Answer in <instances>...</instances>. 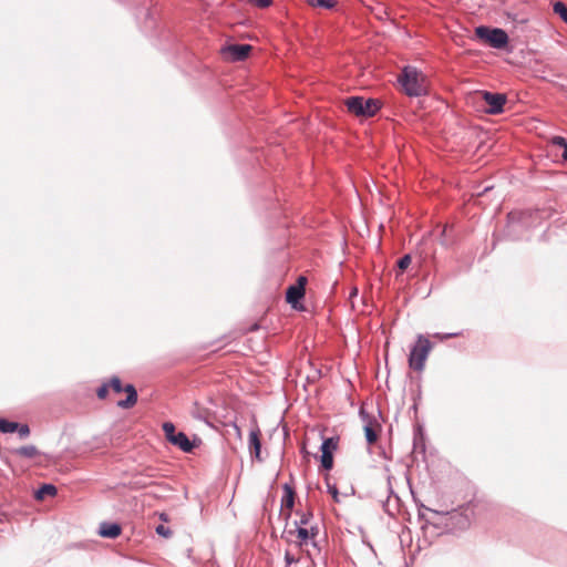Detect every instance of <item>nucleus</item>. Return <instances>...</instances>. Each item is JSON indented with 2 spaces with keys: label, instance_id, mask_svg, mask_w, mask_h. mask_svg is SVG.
Segmentation results:
<instances>
[{
  "label": "nucleus",
  "instance_id": "nucleus-26",
  "mask_svg": "<svg viewBox=\"0 0 567 567\" xmlns=\"http://www.w3.org/2000/svg\"><path fill=\"white\" fill-rule=\"evenodd\" d=\"M17 431L19 432V435L21 437H25V436H28L30 434V429H29V426L27 424L19 425Z\"/></svg>",
  "mask_w": 567,
  "mask_h": 567
},
{
  "label": "nucleus",
  "instance_id": "nucleus-31",
  "mask_svg": "<svg viewBox=\"0 0 567 567\" xmlns=\"http://www.w3.org/2000/svg\"><path fill=\"white\" fill-rule=\"evenodd\" d=\"M563 150H564V152L561 154V157H563L564 161H567V146L564 147Z\"/></svg>",
  "mask_w": 567,
  "mask_h": 567
},
{
  "label": "nucleus",
  "instance_id": "nucleus-14",
  "mask_svg": "<svg viewBox=\"0 0 567 567\" xmlns=\"http://www.w3.org/2000/svg\"><path fill=\"white\" fill-rule=\"evenodd\" d=\"M379 424L378 423H373L371 421H369L365 425H364V435H365V439L368 441L369 444H373L378 441V437H379Z\"/></svg>",
  "mask_w": 567,
  "mask_h": 567
},
{
  "label": "nucleus",
  "instance_id": "nucleus-24",
  "mask_svg": "<svg viewBox=\"0 0 567 567\" xmlns=\"http://www.w3.org/2000/svg\"><path fill=\"white\" fill-rule=\"evenodd\" d=\"M328 486V492L330 493V495L332 496L333 501L336 503H339L340 502V498H339V492H338V488L336 485H332L330 483L327 484Z\"/></svg>",
  "mask_w": 567,
  "mask_h": 567
},
{
  "label": "nucleus",
  "instance_id": "nucleus-3",
  "mask_svg": "<svg viewBox=\"0 0 567 567\" xmlns=\"http://www.w3.org/2000/svg\"><path fill=\"white\" fill-rule=\"evenodd\" d=\"M348 111L357 116H373L380 109V102L374 99H363L361 96H351L344 101Z\"/></svg>",
  "mask_w": 567,
  "mask_h": 567
},
{
  "label": "nucleus",
  "instance_id": "nucleus-34",
  "mask_svg": "<svg viewBox=\"0 0 567 567\" xmlns=\"http://www.w3.org/2000/svg\"><path fill=\"white\" fill-rule=\"evenodd\" d=\"M449 336H450V337H457V336H458V333L454 332V333H450Z\"/></svg>",
  "mask_w": 567,
  "mask_h": 567
},
{
  "label": "nucleus",
  "instance_id": "nucleus-19",
  "mask_svg": "<svg viewBox=\"0 0 567 567\" xmlns=\"http://www.w3.org/2000/svg\"><path fill=\"white\" fill-rule=\"evenodd\" d=\"M312 7L331 9L336 6V0H306Z\"/></svg>",
  "mask_w": 567,
  "mask_h": 567
},
{
  "label": "nucleus",
  "instance_id": "nucleus-21",
  "mask_svg": "<svg viewBox=\"0 0 567 567\" xmlns=\"http://www.w3.org/2000/svg\"><path fill=\"white\" fill-rule=\"evenodd\" d=\"M411 261L412 259L410 255H404L402 258H400L398 261V268L400 271L403 272L405 269H408V267L411 265Z\"/></svg>",
  "mask_w": 567,
  "mask_h": 567
},
{
  "label": "nucleus",
  "instance_id": "nucleus-8",
  "mask_svg": "<svg viewBox=\"0 0 567 567\" xmlns=\"http://www.w3.org/2000/svg\"><path fill=\"white\" fill-rule=\"evenodd\" d=\"M306 284H307V278L301 276V277L298 278V280H297V282L295 285L288 287V289H287L286 300L295 309H297V303L305 296Z\"/></svg>",
  "mask_w": 567,
  "mask_h": 567
},
{
  "label": "nucleus",
  "instance_id": "nucleus-17",
  "mask_svg": "<svg viewBox=\"0 0 567 567\" xmlns=\"http://www.w3.org/2000/svg\"><path fill=\"white\" fill-rule=\"evenodd\" d=\"M56 494V487L52 484L42 485L35 493V498L39 501H43L49 496H54Z\"/></svg>",
  "mask_w": 567,
  "mask_h": 567
},
{
  "label": "nucleus",
  "instance_id": "nucleus-12",
  "mask_svg": "<svg viewBox=\"0 0 567 567\" xmlns=\"http://www.w3.org/2000/svg\"><path fill=\"white\" fill-rule=\"evenodd\" d=\"M260 430L258 427H255L249 433V450L250 453L255 455V457L258 461H261L260 457V449H261V442H260Z\"/></svg>",
  "mask_w": 567,
  "mask_h": 567
},
{
  "label": "nucleus",
  "instance_id": "nucleus-33",
  "mask_svg": "<svg viewBox=\"0 0 567 567\" xmlns=\"http://www.w3.org/2000/svg\"><path fill=\"white\" fill-rule=\"evenodd\" d=\"M134 484H135V485H140V486H146V484H140V482H138V481H135V482H134Z\"/></svg>",
  "mask_w": 567,
  "mask_h": 567
},
{
  "label": "nucleus",
  "instance_id": "nucleus-13",
  "mask_svg": "<svg viewBox=\"0 0 567 567\" xmlns=\"http://www.w3.org/2000/svg\"><path fill=\"white\" fill-rule=\"evenodd\" d=\"M121 534V527L117 524L104 523L100 527V535L105 538H116Z\"/></svg>",
  "mask_w": 567,
  "mask_h": 567
},
{
  "label": "nucleus",
  "instance_id": "nucleus-25",
  "mask_svg": "<svg viewBox=\"0 0 567 567\" xmlns=\"http://www.w3.org/2000/svg\"><path fill=\"white\" fill-rule=\"evenodd\" d=\"M551 142H553V144H554V145H557V146H559V147H561V148H564V147H566V146H567V141H566V138H564V137H561V136H555V137H553Z\"/></svg>",
  "mask_w": 567,
  "mask_h": 567
},
{
  "label": "nucleus",
  "instance_id": "nucleus-1",
  "mask_svg": "<svg viewBox=\"0 0 567 567\" xmlns=\"http://www.w3.org/2000/svg\"><path fill=\"white\" fill-rule=\"evenodd\" d=\"M399 81L409 96H421L427 93L429 82L426 76L413 66H405Z\"/></svg>",
  "mask_w": 567,
  "mask_h": 567
},
{
  "label": "nucleus",
  "instance_id": "nucleus-5",
  "mask_svg": "<svg viewBox=\"0 0 567 567\" xmlns=\"http://www.w3.org/2000/svg\"><path fill=\"white\" fill-rule=\"evenodd\" d=\"M110 388L114 393H126L125 400H120L117 405L122 409H131L137 402V392L133 384L123 385L122 381L117 377H113L110 380Z\"/></svg>",
  "mask_w": 567,
  "mask_h": 567
},
{
  "label": "nucleus",
  "instance_id": "nucleus-18",
  "mask_svg": "<svg viewBox=\"0 0 567 567\" xmlns=\"http://www.w3.org/2000/svg\"><path fill=\"white\" fill-rule=\"evenodd\" d=\"M18 427H19L18 423L0 419V432L13 433L17 431Z\"/></svg>",
  "mask_w": 567,
  "mask_h": 567
},
{
  "label": "nucleus",
  "instance_id": "nucleus-32",
  "mask_svg": "<svg viewBox=\"0 0 567 567\" xmlns=\"http://www.w3.org/2000/svg\"><path fill=\"white\" fill-rule=\"evenodd\" d=\"M159 518L163 520V522H167L168 520V517L165 513H162L159 514Z\"/></svg>",
  "mask_w": 567,
  "mask_h": 567
},
{
  "label": "nucleus",
  "instance_id": "nucleus-29",
  "mask_svg": "<svg viewBox=\"0 0 567 567\" xmlns=\"http://www.w3.org/2000/svg\"><path fill=\"white\" fill-rule=\"evenodd\" d=\"M308 530L310 532V539H313L319 533L317 526H311Z\"/></svg>",
  "mask_w": 567,
  "mask_h": 567
},
{
  "label": "nucleus",
  "instance_id": "nucleus-22",
  "mask_svg": "<svg viewBox=\"0 0 567 567\" xmlns=\"http://www.w3.org/2000/svg\"><path fill=\"white\" fill-rule=\"evenodd\" d=\"M111 390L110 388V382L109 383H104L102 384L97 390H96V395L99 399L101 400H104L107 394H109V391Z\"/></svg>",
  "mask_w": 567,
  "mask_h": 567
},
{
  "label": "nucleus",
  "instance_id": "nucleus-16",
  "mask_svg": "<svg viewBox=\"0 0 567 567\" xmlns=\"http://www.w3.org/2000/svg\"><path fill=\"white\" fill-rule=\"evenodd\" d=\"M13 453L21 457L33 458L39 455V450L34 445H27L14 450Z\"/></svg>",
  "mask_w": 567,
  "mask_h": 567
},
{
  "label": "nucleus",
  "instance_id": "nucleus-11",
  "mask_svg": "<svg viewBox=\"0 0 567 567\" xmlns=\"http://www.w3.org/2000/svg\"><path fill=\"white\" fill-rule=\"evenodd\" d=\"M293 529H286L284 533V537L288 542H295L298 546H302L303 544H307L310 539V532L306 527H301L298 525V523H295Z\"/></svg>",
  "mask_w": 567,
  "mask_h": 567
},
{
  "label": "nucleus",
  "instance_id": "nucleus-6",
  "mask_svg": "<svg viewBox=\"0 0 567 567\" xmlns=\"http://www.w3.org/2000/svg\"><path fill=\"white\" fill-rule=\"evenodd\" d=\"M163 431L166 440L173 445L178 446L184 452H192L194 445L190 443L188 437L183 432H176L175 426L171 422L163 424Z\"/></svg>",
  "mask_w": 567,
  "mask_h": 567
},
{
  "label": "nucleus",
  "instance_id": "nucleus-9",
  "mask_svg": "<svg viewBox=\"0 0 567 567\" xmlns=\"http://www.w3.org/2000/svg\"><path fill=\"white\" fill-rule=\"evenodd\" d=\"M483 100L485 101L489 114H498L503 112V106L506 103V96L499 93L483 92Z\"/></svg>",
  "mask_w": 567,
  "mask_h": 567
},
{
  "label": "nucleus",
  "instance_id": "nucleus-7",
  "mask_svg": "<svg viewBox=\"0 0 567 567\" xmlns=\"http://www.w3.org/2000/svg\"><path fill=\"white\" fill-rule=\"evenodd\" d=\"M339 439L329 437L321 445V466L329 471L333 466V452L338 449Z\"/></svg>",
  "mask_w": 567,
  "mask_h": 567
},
{
  "label": "nucleus",
  "instance_id": "nucleus-30",
  "mask_svg": "<svg viewBox=\"0 0 567 567\" xmlns=\"http://www.w3.org/2000/svg\"><path fill=\"white\" fill-rule=\"evenodd\" d=\"M285 559H286V563H287L288 565H290V564H292V563H296V561H297V559H295L292 556H290V554H289V553H286Z\"/></svg>",
  "mask_w": 567,
  "mask_h": 567
},
{
  "label": "nucleus",
  "instance_id": "nucleus-20",
  "mask_svg": "<svg viewBox=\"0 0 567 567\" xmlns=\"http://www.w3.org/2000/svg\"><path fill=\"white\" fill-rule=\"evenodd\" d=\"M553 9L554 12L558 14L564 22L567 23V7L563 2L557 1L554 3Z\"/></svg>",
  "mask_w": 567,
  "mask_h": 567
},
{
  "label": "nucleus",
  "instance_id": "nucleus-15",
  "mask_svg": "<svg viewBox=\"0 0 567 567\" xmlns=\"http://www.w3.org/2000/svg\"><path fill=\"white\" fill-rule=\"evenodd\" d=\"M285 495L281 501L282 507H286L288 511H291L295 504V491L289 485L284 486Z\"/></svg>",
  "mask_w": 567,
  "mask_h": 567
},
{
  "label": "nucleus",
  "instance_id": "nucleus-4",
  "mask_svg": "<svg viewBox=\"0 0 567 567\" xmlns=\"http://www.w3.org/2000/svg\"><path fill=\"white\" fill-rule=\"evenodd\" d=\"M475 35L495 49H503L508 43L507 33L503 29L498 28L491 29L488 27L481 25L475 29Z\"/></svg>",
  "mask_w": 567,
  "mask_h": 567
},
{
  "label": "nucleus",
  "instance_id": "nucleus-10",
  "mask_svg": "<svg viewBox=\"0 0 567 567\" xmlns=\"http://www.w3.org/2000/svg\"><path fill=\"white\" fill-rule=\"evenodd\" d=\"M252 47L249 44H231L223 49V54L230 61H243L248 58Z\"/></svg>",
  "mask_w": 567,
  "mask_h": 567
},
{
  "label": "nucleus",
  "instance_id": "nucleus-27",
  "mask_svg": "<svg viewBox=\"0 0 567 567\" xmlns=\"http://www.w3.org/2000/svg\"><path fill=\"white\" fill-rule=\"evenodd\" d=\"M249 1L254 4H256L257 7L266 8L271 4L272 0H249Z\"/></svg>",
  "mask_w": 567,
  "mask_h": 567
},
{
  "label": "nucleus",
  "instance_id": "nucleus-2",
  "mask_svg": "<svg viewBox=\"0 0 567 567\" xmlns=\"http://www.w3.org/2000/svg\"><path fill=\"white\" fill-rule=\"evenodd\" d=\"M431 350H432L431 341L423 336H419L416 342L410 350V354H409L410 368L415 371H422L424 369L425 361H426Z\"/></svg>",
  "mask_w": 567,
  "mask_h": 567
},
{
  "label": "nucleus",
  "instance_id": "nucleus-28",
  "mask_svg": "<svg viewBox=\"0 0 567 567\" xmlns=\"http://www.w3.org/2000/svg\"><path fill=\"white\" fill-rule=\"evenodd\" d=\"M312 517V514L311 513H308V514H303L300 518V522H299V526L303 527V526H307L309 524V520L310 518Z\"/></svg>",
  "mask_w": 567,
  "mask_h": 567
},
{
  "label": "nucleus",
  "instance_id": "nucleus-23",
  "mask_svg": "<svg viewBox=\"0 0 567 567\" xmlns=\"http://www.w3.org/2000/svg\"><path fill=\"white\" fill-rule=\"evenodd\" d=\"M156 533L164 538H169L173 534L168 527L162 524L156 527Z\"/></svg>",
  "mask_w": 567,
  "mask_h": 567
}]
</instances>
